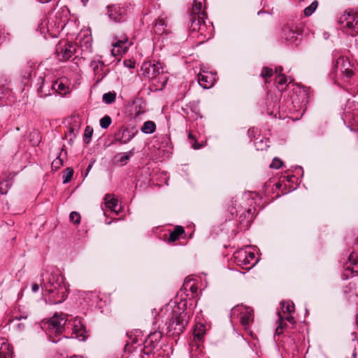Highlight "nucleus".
I'll use <instances>...</instances> for the list:
<instances>
[{"label":"nucleus","mask_w":358,"mask_h":358,"mask_svg":"<svg viewBox=\"0 0 358 358\" xmlns=\"http://www.w3.org/2000/svg\"><path fill=\"white\" fill-rule=\"evenodd\" d=\"M278 315L279 324L275 329V334L280 335L282 333V330L286 326L285 321L286 320L291 324H294L295 323V320L291 314L284 315L281 312H278Z\"/></svg>","instance_id":"f3484780"},{"label":"nucleus","mask_w":358,"mask_h":358,"mask_svg":"<svg viewBox=\"0 0 358 358\" xmlns=\"http://www.w3.org/2000/svg\"><path fill=\"white\" fill-rule=\"evenodd\" d=\"M273 71L272 69L268 67H264L262 71L261 76L263 78H268L273 76Z\"/></svg>","instance_id":"79ce46f5"},{"label":"nucleus","mask_w":358,"mask_h":358,"mask_svg":"<svg viewBox=\"0 0 358 358\" xmlns=\"http://www.w3.org/2000/svg\"><path fill=\"white\" fill-rule=\"evenodd\" d=\"M248 257V259L249 260V265L251 264V266H250L248 267V268H250L253 267L255 264V263H253V264L251 263V262L255 259V255L254 252H252L251 251H248V257Z\"/></svg>","instance_id":"49530a36"},{"label":"nucleus","mask_w":358,"mask_h":358,"mask_svg":"<svg viewBox=\"0 0 358 358\" xmlns=\"http://www.w3.org/2000/svg\"><path fill=\"white\" fill-rule=\"evenodd\" d=\"M43 278L41 286L45 290V300L50 305H56L63 303L69 293V285L60 271L52 268L48 271Z\"/></svg>","instance_id":"f257e3e1"},{"label":"nucleus","mask_w":358,"mask_h":358,"mask_svg":"<svg viewBox=\"0 0 358 358\" xmlns=\"http://www.w3.org/2000/svg\"><path fill=\"white\" fill-rule=\"evenodd\" d=\"M173 231L175 233H176V234L178 236L185 232L184 229L182 228V227H176Z\"/></svg>","instance_id":"09e8293b"},{"label":"nucleus","mask_w":358,"mask_h":358,"mask_svg":"<svg viewBox=\"0 0 358 358\" xmlns=\"http://www.w3.org/2000/svg\"><path fill=\"white\" fill-rule=\"evenodd\" d=\"M63 165V160L60 157H57L52 162V169L55 170L59 169Z\"/></svg>","instance_id":"ea45409f"},{"label":"nucleus","mask_w":358,"mask_h":358,"mask_svg":"<svg viewBox=\"0 0 358 358\" xmlns=\"http://www.w3.org/2000/svg\"><path fill=\"white\" fill-rule=\"evenodd\" d=\"M162 338V333L161 331L151 332L144 341L143 354L146 355L154 354Z\"/></svg>","instance_id":"1a4fd4ad"},{"label":"nucleus","mask_w":358,"mask_h":358,"mask_svg":"<svg viewBox=\"0 0 358 358\" xmlns=\"http://www.w3.org/2000/svg\"><path fill=\"white\" fill-rule=\"evenodd\" d=\"M112 120L110 116L105 115L100 120L99 124L102 129H107L111 124Z\"/></svg>","instance_id":"e433bc0d"},{"label":"nucleus","mask_w":358,"mask_h":358,"mask_svg":"<svg viewBox=\"0 0 358 358\" xmlns=\"http://www.w3.org/2000/svg\"><path fill=\"white\" fill-rule=\"evenodd\" d=\"M90 66L94 71L97 81H101L107 75L106 71L104 70L106 66L101 59H95L92 60Z\"/></svg>","instance_id":"dca6fc26"},{"label":"nucleus","mask_w":358,"mask_h":358,"mask_svg":"<svg viewBox=\"0 0 358 358\" xmlns=\"http://www.w3.org/2000/svg\"><path fill=\"white\" fill-rule=\"evenodd\" d=\"M25 325L24 323H19L17 324L16 328L17 331H22L24 329Z\"/></svg>","instance_id":"603ef678"},{"label":"nucleus","mask_w":358,"mask_h":358,"mask_svg":"<svg viewBox=\"0 0 358 358\" xmlns=\"http://www.w3.org/2000/svg\"><path fill=\"white\" fill-rule=\"evenodd\" d=\"M92 134L93 129L90 126H87L84 132V141L85 143H89L90 142Z\"/></svg>","instance_id":"c9c22d12"},{"label":"nucleus","mask_w":358,"mask_h":358,"mask_svg":"<svg viewBox=\"0 0 358 358\" xmlns=\"http://www.w3.org/2000/svg\"><path fill=\"white\" fill-rule=\"evenodd\" d=\"M231 316L233 318H238L245 330L248 329L250 324L252 322L254 319L252 309L250 307L242 305L234 307L231 310Z\"/></svg>","instance_id":"423d86ee"},{"label":"nucleus","mask_w":358,"mask_h":358,"mask_svg":"<svg viewBox=\"0 0 358 358\" xmlns=\"http://www.w3.org/2000/svg\"><path fill=\"white\" fill-rule=\"evenodd\" d=\"M71 326L72 329V335H75V337H81L85 332L84 327L81 322L80 319L75 318L73 321L66 322V327Z\"/></svg>","instance_id":"aec40b11"},{"label":"nucleus","mask_w":358,"mask_h":358,"mask_svg":"<svg viewBox=\"0 0 358 358\" xmlns=\"http://www.w3.org/2000/svg\"><path fill=\"white\" fill-rule=\"evenodd\" d=\"M318 6V1L317 0L313 1L308 6H307L304 10L305 16H310L317 9Z\"/></svg>","instance_id":"c756f323"},{"label":"nucleus","mask_w":358,"mask_h":358,"mask_svg":"<svg viewBox=\"0 0 358 358\" xmlns=\"http://www.w3.org/2000/svg\"><path fill=\"white\" fill-rule=\"evenodd\" d=\"M345 269L350 271L352 274L358 273V263H353L351 266H345Z\"/></svg>","instance_id":"a18cd8bd"},{"label":"nucleus","mask_w":358,"mask_h":358,"mask_svg":"<svg viewBox=\"0 0 358 358\" xmlns=\"http://www.w3.org/2000/svg\"><path fill=\"white\" fill-rule=\"evenodd\" d=\"M234 208L235 209V211H233V210L231 209V215L236 213L237 215L238 213H240V224L243 225L244 227H248V226L250 224V222L253 219V210L249 208L242 211V206H239L238 209H236V206L234 207Z\"/></svg>","instance_id":"ddd939ff"},{"label":"nucleus","mask_w":358,"mask_h":358,"mask_svg":"<svg viewBox=\"0 0 358 358\" xmlns=\"http://www.w3.org/2000/svg\"><path fill=\"white\" fill-rule=\"evenodd\" d=\"M268 138H265V139H259L258 140V138L256 139V141L255 142V145L256 147V149L257 150H263L264 149H266L267 147H268Z\"/></svg>","instance_id":"2f4dec72"},{"label":"nucleus","mask_w":358,"mask_h":358,"mask_svg":"<svg viewBox=\"0 0 358 358\" xmlns=\"http://www.w3.org/2000/svg\"><path fill=\"white\" fill-rule=\"evenodd\" d=\"M79 128L78 126L71 127L69 129L68 134H66V137H69V141H73V140L76 137L78 134Z\"/></svg>","instance_id":"72a5a7b5"},{"label":"nucleus","mask_w":358,"mask_h":358,"mask_svg":"<svg viewBox=\"0 0 358 358\" xmlns=\"http://www.w3.org/2000/svg\"><path fill=\"white\" fill-rule=\"evenodd\" d=\"M171 317L166 323V335L168 336H178L185 329L189 320L187 312L180 311L179 307L173 308L171 311Z\"/></svg>","instance_id":"7ed1b4c3"},{"label":"nucleus","mask_w":358,"mask_h":358,"mask_svg":"<svg viewBox=\"0 0 358 358\" xmlns=\"http://www.w3.org/2000/svg\"><path fill=\"white\" fill-rule=\"evenodd\" d=\"M205 334V327L203 324H197L194 330V337L199 341H201Z\"/></svg>","instance_id":"cd10ccee"},{"label":"nucleus","mask_w":358,"mask_h":358,"mask_svg":"<svg viewBox=\"0 0 358 358\" xmlns=\"http://www.w3.org/2000/svg\"><path fill=\"white\" fill-rule=\"evenodd\" d=\"M288 82V78L284 74H279L275 78V83L278 85V87L280 86L286 85Z\"/></svg>","instance_id":"f704fd0d"},{"label":"nucleus","mask_w":358,"mask_h":358,"mask_svg":"<svg viewBox=\"0 0 358 358\" xmlns=\"http://www.w3.org/2000/svg\"><path fill=\"white\" fill-rule=\"evenodd\" d=\"M8 354V345L6 343H3L0 348V358H7Z\"/></svg>","instance_id":"58836bf2"},{"label":"nucleus","mask_w":358,"mask_h":358,"mask_svg":"<svg viewBox=\"0 0 358 358\" xmlns=\"http://www.w3.org/2000/svg\"><path fill=\"white\" fill-rule=\"evenodd\" d=\"M205 0H194L192 4L191 15H201L206 17V13L203 9Z\"/></svg>","instance_id":"4be33fe9"},{"label":"nucleus","mask_w":358,"mask_h":358,"mask_svg":"<svg viewBox=\"0 0 358 358\" xmlns=\"http://www.w3.org/2000/svg\"><path fill=\"white\" fill-rule=\"evenodd\" d=\"M354 64L352 63L348 57L341 56L333 63L332 75H334V83L338 82V79L345 76L347 78L353 76Z\"/></svg>","instance_id":"39448f33"},{"label":"nucleus","mask_w":358,"mask_h":358,"mask_svg":"<svg viewBox=\"0 0 358 358\" xmlns=\"http://www.w3.org/2000/svg\"><path fill=\"white\" fill-rule=\"evenodd\" d=\"M191 289H192V292L194 293V292H196L197 287L194 286V285H192V287H191Z\"/></svg>","instance_id":"13d9d810"},{"label":"nucleus","mask_w":358,"mask_h":358,"mask_svg":"<svg viewBox=\"0 0 358 358\" xmlns=\"http://www.w3.org/2000/svg\"><path fill=\"white\" fill-rule=\"evenodd\" d=\"M141 71L145 78L152 80L163 72V68L160 62H148L143 64Z\"/></svg>","instance_id":"6e6552de"},{"label":"nucleus","mask_w":358,"mask_h":358,"mask_svg":"<svg viewBox=\"0 0 358 358\" xmlns=\"http://www.w3.org/2000/svg\"><path fill=\"white\" fill-rule=\"evenodd\" d=\"M9 187V183L8 181H3L0 182V193L1 194H6L7 193V189Z\"/></svg>","instance_id":"37998d69"},{"label":"nucleus","mask_w":358,"mask_h":358,"mask_svg":"<svg viewBox=\"0 0 358 358\" xmlns=\"http://www.w3.org/2000/svg\"><path fill=\"white\" fill-rule=\"evenodd\" d=\"M91 167H92V165L91 164L89 165L87 169V171H89L90 170Z\"/></svg>","instance_id":"338daca9"},{"label":"nucleus","mask_w":358,"mask_h":358,"mask_svg":"<svg viewBox=\"0 0 358 358\" xmlns=\"http://www.w3.org/2000/svg\"><path fill=\"white\" fill-rule=\"evenodd\" d=\"M198 81L199 85L204 89H209L215 81V78L213 74L208 72H203L198 75Z\"/></svg>","instance_id":"6ab92c4d"},{"label":"nucleus","mask_w":358,"mask_h":358,"mask_svg":"<svg viewBox=\"0 0 358 358\" xmlns=\"http://www.w3.org/2000/svg\"><path fill=\"white\" fill-rule=\"evenodd\" d=\"M134 150H131L128 153L123 152L119 153L115 156V159L117 162L121 163L122 164H125L127 161L129 159L131 155L134 153Z\"/></svg>","instance_id":"bb28decb"},{"label":"nucleus","mask_w":358,"mask_h":358,"mask_svg":"<svg viewBox=\"0 0 358 358\" xmlns=\"http://www.w3.org/2000/svg\"><path fill=\"white\" fill-rule=\"evenodd\" d=\"M294 311V305L293 303L290 301L282 302L280 303V310L278 312H281L284 315L286 314H292Z\"/></svg>","instance_id":"a878e982"},{"label":"nucleus","mask_w":358,"mask_h":358,"mask_svg":"<svg viewBox=\"0 0 358 358\" xmlns=\"http://www.w3.org/2000/svg\"><path fill=\"white\" fill-rule=\"evenodd\" d=\"M130 341H131V345L136 344L138 343V339L136 337L132 338L131 336L130 337Z\"/></svg>","instance_id":"5fc2aeb1"},{"label":"nucleus","mask_w":358,"mask_h":358,"mask_svg":"<svg viewBox=\"0 0 358 358\" xmlns=\"http://www.w3.org/2000/svg\"><path fill=\"white\" fill-rule=\"evenodd\" d=\"M50 0H38L39 2L41 3H46V2H48Z\"/></svg>","instance_id":"0e129e2a"},{"label":"nucleus","mask_w":358,"mask_h":358,"mask_svg":"<svg viewBox=\"0 0 358 358\" xmlns=\"http://www.w3.org/2000/svg\"><path fill=\"white\" fill-rule=\"evenodd\" d=\"M193 148H194V149H199V148H200V145H197L196 142L195 141L194 144L193 145Z\"/></svg>","instance_id":"052dcab7"},{"label":"nucleus","mask_w":358,"mask_h":358,"mask_svg":"<svg viewBox=\"0 0 358 358\" xmlns=\"http://www.w3.org/2000/svg\"><path fill=\"white\" fill-rule=\"evenodd\" d=\"M165 27L166 24L164 20L162 19H159L156 22L154 26V31L156 34H162L165 31Z\"/></svg>","instance_id":"c85d7f7f"},{"label":"nucleus","mask_w":358,"mask_h":358,"mask_svg":"<svg viewBox=\"0 0 358 358\" xmlns=\"http://www.w3.org/2000/svg\"><path fill=\"white\" fill-rule=\"evenodd\" d=\"M107 15L115 23H122L127 20V7L117 5L107 7Z\"/></svg>","instance_id":"9d476101"},{"label":"nucleus","mask_w":358,"mask_h":358,"mask_svg":"<svg viewBox=\"0 0 358 358\" xmlns=\"http://www.w3.org/2000/svg\"><path fill=\"white\" fill-rule=\"evenodd\" d=\"M275 73H277L278 75L282 74V66L276 67L275 69Z\"/></svg>","instance_id":"6e6d98bb"},{"label":"nucleus","mask_w":358,"mask_h":358,"mask_svg":"<svg viewBox=\"0 0 358 358\" xmlns=\"http://www.w3.org/2000/svg\"><path fill=\"white\" fill-rule=\"evenodd\" d=\"M156 130V124L153 121H146L141 128V131L145 134H151Z\"/></svg>","instance_id":"393cba45"},{"label":"nucleus","mask_w":358,"mask_h":358,"mask_svg":"<svg viewBox=\"0 0 358 358\" xmlns=\"http://www.w3.org/2000/svg\"><path fill=\"white\" fill-rule=\"evenodd\" d=\"M27 318V315H20L14 317V320L20 321L22 320H26Z\"/></svg>","instance_id":"8fccbe9b"},{"label":"nucleus","mask_w":358,"mask_h":358,"mask_svg":"<svg viewBox=\"0 0 358 358\" xmlns=\"http://www.w3.org/2000/svg\"><path fill=\"white\" fill-rule=\"evenodd\" d=\"M138 133L134 128H120L115 135V141L120 143H128Z\"/></svg>","instance_id":"f8f14e48"},{"label":"nucleus","mask_w":358,"mask_h":358,"mask_svg":"<svg viewBox=\"0 0 358 358\" xmlns=\"http://www.w3.org/2000/svg\"><path fill=\"white\" fill-rule=\"evenodd\" d=\"M67 321V315L55 313L49 320L42 322L41 328L45 329L50 341L57 343L60 338L55 339L54 336H58L65 331Z\"/></svg>","instance_id":"f03ea898"},{"label":"nucleus","mask_w":358,"mask_h":358,"mask_svg":"<svg viewBox=\"0 0 358 358\" xmlns=\"http://www.w3.org/2000/svg\"><path fill=\"white\" fill-rule=\"evenodd\" d=\"M45 83H43V85H42V86H41V87H40V88H41V90H40V91H38L39 96H40L41 97H42V96H46L47 95L50 94V92L43 94V88L45 87Z\"/></svg>","instance_id":"3c124183"},{"label":"nucleus","mask_w":358,"mask_h":358,"mask_svg":"<svg viewBox=\"0 0 358 358\" xmlns=\"http://www.w3.org/2000/svg\"><path fill=\"white\" fill-rule=\"evenodd\" d=\"M33 136H37V138H38V134L37 132H34ZM39 142V140L37 139L35 143H38Z\"/></svg>","instance_id":"bf43d9fd"},{"label":"nucleus","mask_w":358,"mask_h":358,"mask_svg":"<svg viewBox=\"0 0 358 358\" xmlns=\"http://www.w3.org/2000/svg\"><path fill=\"white\" fill-rule=\"evenodd\" d=\"M178 236L174 231H171L169 234V239L171 241L173 242L178 238Z\"/></svg>","instance_id":"de8ad7c7"},{"label":"nucleus","mask_w":358,"mask_h":358,"mask_svg":"<svg viewBox=\"0 0 358 358\" xmlns=\"http://www.w3.org/2000/svg\"><path fill=\"white\" fill-rule=\"evenodd\" d=\"M69 220L71 222L78 224L80 222V215L77 212H71L69 215Z\"/></svg>","instance_id":"4c0bfd02"},{"label":"nucleus","mask_w":358,"mask_h":358,"mask_svg":"<svg viewBox=\"0 0 358 358\" xmlns=\"http://www.w3.org/2000/svg\"><path fill=\"white\" fill-rule=\"evenodd\" d=\"M248 251L244 249L237 250L234 254V262L239 266H247L249 265L248 259Z\"/></svg>","instance_id":"412c9836"},{"label":"nucleus","mask_w":358,"mask_h":358,"mask_svg":"<svg viewBox=\"0 0 358 358\" xmlns=\"http://www.w3.org/2000/svg\"><path fill=\"white\" fill-rule=\"evenodd\" d=\"M343 31L348 35L355 36L358 34V11L355 9H348L339 18Z\"/></svg>","instance_id":"20e7f679"},{"label":"nucleus","mask_w":358,"mask_h":358,"mask_svg":"<svg viewBox=\"0 0 358 358\" xmlns=\"http://www.w3.org/2000/svg\"><path fill=\"white\" fill-rule=\"evenodd\" d=\"M87 296H91V297H92V298H98V296H97V294H96V292H88V293L87 294Z\"/></svg>","instance_id":"4d7b16f0"},{"label":"nucleus","mask_w":358,"mask_h":358,"mask_svg":"<svg viewBox=\"0 0 358 358\" xmlns=\"http://www.w3.org/2000/svg\"><path fill=\"white\" fill-rule=\"evenodd\" d=\"M206 17L201 15H191L189 29L192 31H198L201 34L204 35L207 29V25L204 21Z\"/></svg>","instance_id":"4468645a"},{"label":"nucleus","mask_w":358,"mask_h":358,"mask_svg":"<svg viewBox=\"0 0 358 358\" xmlns=\"http://www.w3.org/2000/svg\"><path fill=\"white\" fill-rule=\"evenodd\" d=\"M283 164V162L282 160H280L278 157H275L271 164H270V168L278 169H280Z\"/></svg>","instance_id":"a19ab883"},{"label":"nucleus","mask_w":358,"mask_h":358,"mask_svg":"<svg viewBox=\"0 0 358 358\" xmlns=\"http://www.w3.org/2000/svg\"><path fill=\"white\" fill-rule=\"evenodd\" d=\"M293 177H294L293 176H287V177H286V178H287V181H289V182L292 181V178Z\"/></svg>","instance_id":"680f3d73"},{"label":"nucleus","mask_w":358,"mask_h":358,"mask_svg":"<svg viewBox=\"0 0 358 358\" xmlns=\"http://www.w3.org/2000/svg\"><path fill=\"white\" fill-rule=\"evenodd\" d=\"M188 138H194V136H193V135H192L191 133H189V134H188Z\"/></svg>","instance_id":"69168bd1"},{"label":"nucleus","mask_w":358,"mask_h":358,"mask_svg":"<svg viewBox=\"0 0 358 358\" xmlns=\"http://www.w3.org/2000/svg\"><path fill=\"white\" fill-rule=\"evenodd\" d=\"M353 263H358L357 255L355 253H351L348 257V263L346 266H351Z\"/></svg>","instance_id":"c03bdc74"},{"label":"nucleus","mask_w":358,"mask_h":358,"mask_svg":"<svg viewBox=\"0 0 358 358\" xmlns=\"http://www.w3.org/2000/svg\"><path fill=\"white\" fill-rule=\"evenodd\" d=\"M39 289V286L38 284L36 283H34L32 285V287H31V291L34 292V293H36L38 291Z\"/></svg>","instance_id":"864d4df0"},{"label":"nucleus","mask_w":358,"mask_h":358,"mask_svg":"<svg viewBox=\"0 0 358 358\" xmlns=\"http://www.w3.org/2000/svg\"><path fill=\"white\" fill-rule=\"evenodd\" d=\"M116 98V93L114 92H109L107 93H105L103 95V101L104 103L107 104H110L113 103Z\"/></svg>","instance_id":"7c9ffc66"},{"label":"nucleus","mask_w":358,"mask_h":358,"mask_svg":"<svg viewBox=\"0 0 358 358\" xmlns=\"http://www.w3.org/2000/svg\"><path fill=\"white\" fill-rule=\"evenodd\" d=\"M78 47L76 44L69 43H59L56 47V55L58 60L64 62L71 58L76 53Z\"/></svg>","instance_id":"0eeeda50"},{"label":"nucleus","mask_w":358,"mask_h":358,"mask_svg":"<svg viewBox=\"0 0 358 358\" xmlns=\"http://www.w3.org/2000/svg\"><path fill=\"white\" fill-rule=\"evenodd\" d=\"M51 88L52 91L61 94H66L68 87L64 80L61 78L55 80L52 85Z\"/></svg>","instance_id":"5701e85b"},{"label":"nucleus","mask_w":358,"mask_h":358,"mask_svg":"<svg viewBox=\"0 0 358 358\" xmlns=\"http://www.w3.org/2000/svg\"><path fill=\"white\" fill-rule=\"evenodd\" d=\"M73 170L71 168H66L63 174V183L66 184L69 182L72 178Z\"/></svg>","instance_id":"473e14b6"},{"label":"nucleus","mask_w":358,"mask_h":358,"mask_svg":"<svg viewBox=\"0 0 358 358\" xmlns=\"http://www.w3.org/2000/svg\"><path fill=\"white\" fill-rule=\"evenodd\" d=\"M128 42V38L123 36L122 39L117 40L116 42L113 43V49L111 50V54L113 56L121 55L127 51L128 47L125 45Z\"/></svg>","instance_id":"a211bd4d"},{"label":"nucleus","mask_w":358,"mask_h":358,"mask_svg":"<svg viewBox=\"0 0 358 358\" xmlns=\"http://www.w3.org/2000/svg\"><path fill=\"white\" fill-rule=\"evenodd\" d=\"M129 68H134V65L131 64L129 66Z\"/></svg>","instance_id":"774afa93"},{"label":"nucleus","mask_w":358,"mask_h":358,"mask_svg":"<svg viewBox=\"0 0 358 358\" xmlns=\"http://www.w3.org/2000/svg\"><path fill=\"white\" fill-rule=\"evenodd\" d=\"M343 114V120L345 124L348 122V127L350 130L358 133V113L351 112L345 108Z\"/></svg>","instance_id":"2eb2a0df"},{"label":"nucleus","mask_w":358,"mask_h":358,"mask_svg":"<svg viewBox=\"0 0 358 358\" xmlns=\"http://www.w3.org/2000/svg\"><path fill=\"white\" fill-rule=\"evenodd\" d=\"M282 37L289 43L297 45L301 41L299 29L293 25L287 26L282 30Z\"/></svg>","instance_id":"9b49d317"},{"label":"nucleus","mask_w":358,"mask_h":358,"mask_svg":"<svg viewBox=\"0 0 358 358\" xmlns=\"http://www.w3.org/2000/svg\"><path fill=\"white\" fill-rule=\"evenodd\" d=\"M141 113H141L140 110L137 111V112L135 113V117H137V116L140 115Z\"/></svg>","instance_id":"e2e57ef3"},{"label":"nucleus","mask_w":358,"mask_h":358,"mask_svg":"<svg viewBox=\"0 0 358 358\" xmlns=\"http://www.w3.org/2000/svg\"><path fill=\"white\" fill-rule=\"evenodd\" d=\"M105 203L106 206L110 210L117 213L118 210H117V207L118 204V201L117 199L113 197L111 195L107 194L105 196Z\"/></svg>","instance_id":"b1692460"}]
</instances>
